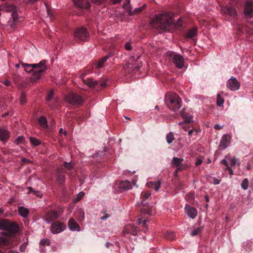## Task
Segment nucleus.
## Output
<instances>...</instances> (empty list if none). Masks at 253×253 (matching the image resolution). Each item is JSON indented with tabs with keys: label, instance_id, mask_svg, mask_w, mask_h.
Listing matches in <instances>:
<instances>
[{
	"label": "nucleus",
	"instance_id": "nucleus-41",
	"mask_svg": "<svg viewBox=\"0 0 253 253\" xmlns=\"http://www.w3.org/2000/svg\"><path fill=\"white\" fill-rule=\"evenodd\" d=\"M216 103L217 105L218 106H221L223 105L224 103V100L223 98H222L220 95L218 94L217 95V100H216Z\"/></svg>",
	"mask_w": 253,
	"mask_h": 253
},
{
	"label": "nucleus",
	"instance_id": "nucleus-22",
	"mask_svg": "<svg viewBox=\"0 0 253 253\" xmlns=\"http://www.w3.org/2000/svg\"><path fill=\"white\" fill-rule=\"evenodd\" d=\"M36 69L38 70H42V72H44L47 69L46 61L42 60L38 64H33Z\"/></svg>",
	"mask_w": 253,
	"mask_h": 253
},
{
	"label": "nucleus",
	"instance_id": "nucleus-34",
	"mask_svg": "<svg viewBox=\"0 0 253 253\" xmlns=\"http://www.w3.org/2000/svg\"><path fill=\"white\" fill-rule=\"evenodd\" d=\"M151 196V193L149 192H146L144 193V194H141V197L142 199H143V201L141 202V204L142 205H145V203L144 202V201L145 200H147L149 199Z\"/></svg>",
	"mask_w": 253,
	"mask_h": 253
},
{
	"label": "nucleus",
	"instance_id": "nucleus-39",
	"mask_svg": "<svg viewBox=\"0 0 253 253\" xmlns=\"http://www.w3.org/2000/svg\"><path fill=\"white\" fill-rule=\"evenodd\" d=\"M241 187L244 190H247L249 187V180L248 178H244L241 183Z\"/></svg>",
	"mask_w": 253,
	"mask_h": 253
},
{
	"label": "nucleus",
	"instance_id": "nucleus-3",
	"mask_svg": "<svg viewBox=\"0 0 253 253\" xmlns=\"http://www.w3.org/2000/svg\"><path fill=\"white\" fill-rule=\"evenodd\" d=\"M18 225L8 219L0 218V230L6 231L10 234H15L19 231Z\"/></svg>",
	"mask_w": 253,
	"mask_h": 253
},
{
	"label": "nucleus",
	"instance_id": "nucleus-44",
	"mask_svg": "<svg viewBox=\"0 0 253 253\" xmlns=\"http://www.w3.org/2000/svg\"><path fill=\"white\" fill-rule=\"evenodd\" d=\"M84 195V193L83 192H80L77 195V197L74 200V202L76 203L80 201L82 197Z\"/></svg>",
	"mask_w": 253,
	"mask_h": 253
},
{
	"label": "nucleus",
	"instance_id": "nucleus-51",
	"mask_svg": "<svg viewBox=\"0 0 253 253\" xmlns=\"http://www.w3.org/2000/svg\"><path fill=\"white\" fill-rule=\"evenodd\" d=\"M221 163L225 166V167H226L225 169H229L228 164L225 159L222 160L221 161Z\"/></svg>",
	"mask_w": 253,
	"mask_h": 253
},
{
	"label": "nucleus",
	"instance_id": "nucleus-27",
	"mask_svg": "<svg viewBox=\"0 0 253 253\" xmlns=\"http://www.w3.org/2000/svg\"><path fill=\"white\" fill-rule=\"evenodd\" d=\"M197 31L196 28H193L189 30L185 35L187 39H193L197 35Z\"/></svg>",
	"mask_w": 253,
	"mask_h": 253
},
{
	"label": "nucleus",
	"instance_id": "nucleus-30",
	"mask_svg": "<svg viewBox=\"0 0 253 253\" xmlns=\"http://www.w3.org/2000/svg\"><path fill=\"white\" fill-rule=\"evenodd\" d=\"M77 218V220L81 222L84 219V213L82 209H79L78 211L77 214L75 215Z\"/></svg>",
	"mask_w": 253,
	"mask_h": 253
},
{
	"label": "nucleus",
	"instance_id": "nucleus-7",
	"mask_svg": "<svg viewBox=\"0 0 253 253\" xmlns=\"http://www.w3.org/2000/svg\"><path fill=\"white\" fill-rule=\"evenodd\" d=\"M169 56H172V61L177 68L181 69L183 67L184 60L181 55L172 53Z\"/></svg>",
	"mask_w": 253,
	"mask_h": 253
},
{
	"label": "nucleus",
	"instance_id": "nucleus-17",
	"mask_svg": "<svg viewBox=\"0 0 253 253\" xmlns=\"http://www.w3.org/2000/svg\"><path fill=\"white\" fill-rule=\"evenodd\" d=\"M114 55V53L111 52L99 60L96 65V68L98 69L103 67L105 62Z\"/></svg>",
	"mask_w": 253,
	"mask_h": 253
},
{
	"label": "nucleus",
	"instance_id": "nucleus-47",
	"mask_svg": "<svg viewBox=\"0 0 253 253\" xmlns=\"http://www.w3.org/2000/svg\"><path fill=\"white\" fill-rule=\"evenodd\" d=\"M25 140L24 137L23 136H19L16 140V142L17 143H22L24 142Z\"/></svg>",
	"mask_w": 253,
	"mask_h": 253
},
{
	"label": "nucleus",
	"instance_id": "nucleus-52",
	"mask_svg": "<svg viewBox=\"0 0 253 253\" xmlns=\"http://www.w3.org/2000/svg\"><path fill=\"white\" fill-rule=\"evenodd\" d=\"M203 162V160L200 158H198L196 159V161L195 162V166H198L200 165H201Z\"/></svg>",
	"mask_w": 253,
	"mask_h": 253
},
{
	"label": "nucleus",
	"instance_id": "nucleus-58",
	"mask_svg": "<svg viewBox=\"0 0 253 253\" xmlns=\"http://www.w3.org/2000/svg\"><path fill=\"white\" fill-rule=\"evenodd\" d=\"M183 169V168H181V167L176 168V170L174 172V175L176 176L177 174L178 171Z\"/></svg>",
	"mask_w": 253,
	"mask_h": 253
},
{
	"label": "nucleus",
	"instance_id": "nucleus-59",
	"mask_svg": "<svg viewBox=\"0 0 253 253\" xmlns=\"http://www.w3.org/2000/svg\"><path fill=\"white\" fill-rule=\"evenodd\" d=\"M110 217V215L108 214H106L104 216H103L102 217H100V219H102V220H106V219H107L108 218H109Z\"/></svg>",
	"mask_w": 253,
	"mask_h": 253
},
{
	"label": "nucleus",
	"instance_id": "nucleus-31",
	"mask_svg": "<svg viewBox=\"0 0 253 253\" xmlns=\"http://www.w3.org/2000/svg\"><path fill=\"white\" fill-rule=\"evenodd\" d=\"M38 123L39 125L43 128L47 127V120L46 118L44 117H40L38 119Z\"/></svg>",
	"mask_w": 253,
	"mask_h": 253
},
{
	"label": "nucleus",
	"instance_id": "nucleus-40",
	"mask_svg": "<svg viewBox=\"0 0 253 253\" xmlns=\"http://www.w3.org/2000/svg\"><path fill=\"white\" fill-rule=\"evenodd\" d=\"M50 241L47 238H43L40 241V245H42V246H44V245L49 246L50 245Z\"/></svg>",
	"mask_w": 253,
	"mask_h": 253
},
{
	"label": "nucleus",
	"instance_id": "nucleus-23",
	"mask_svg": "<svg viewBox=\"0 0 253 253\" xmlns=\"http://www.w3.org/2000/svg\"><path fill=\"white\" fill-rule=\"evenodd\" d=\"M11 246L10 237L8 236L0 237V247Z\"/></svg>",
	"mask_w": 253,
	"mask_h": 253
},
{
	"label": "nucleus",
	"instance_id": "nucleus-5",
	"mask_svg": "<svg viewBox=\"0 0 253 253\" xmlns=\"http://www.w3.org/2000/svg\"><path fill=\"white\" fill-rule=\"evenodd\" d=\"M0 10L3 12H11V18L9 23L13 24L18 18V14L16 7L12 5H3L0 6Z\"/></svg>",
	"mask_w": 253,
	"mask_h": 253
},
{
	"label": "nucleus",
	"instance_id": "nucleus-9",
	"mask_svg": "<svg viewBox=\"0 0 253 253\" xmlns=\"http://www.w3.org/2000/svg\"><path fill=\"white\" fill-rule=\"evenodd\" d=\"M227 86L231 90H237L240 88V83L235 78L232 77L228 80Z\"/></svg>",
	"mask_w": 253,
	"mask_h": 253
},
{
	"label": "nucleus",
	"instance_id": "nucleus-46",
	"mask_svg": "<svg viewBox=\"0 0 253 253\" xmlns=\"http://www.w3.org/2000/svg\"><path fill=\"white\" fill-rule=\"evenodd\" d=\"M148 222V220H146V219H144V220H142V219L141 218H139L137 220V223L139 224H143V226L144 227H146V223Z\"/></svg>",
	"mask_w": 253,
	"mask_h": 253
},
{
	"label": "nucleus",
	"instance_id": "nucleus-36",
	"mask_svg": "<svg viewBox=\"0 0 253 253\" xmlns=\"http://www.w3.org/2000/svg\"><path fill=\"white\" fill-rule=\"evenodd\" d=\"M201 227H198L194 228L191 232L190 234L192 236H196L198 235L202 231Z\"/></svg>",
	"mask_w": 253,
	"mask_h": 253
},
{
	"label": "nucleus",
	"instance_id": "nucleus-42",
	"mask_svg": "<svg viewBox=\"0 0 253 253\" xmlns=\"http://www.w3.org/2000/svg\"><path fill=\"white\" fill-rule=\"evenodd\" d=\"M63 166L65 168L69 170H72L74 169V165L71 162L69 163L64 162Z\"/></svg>",
	"mask_w": 253,
	"mask_h": 253
},
{
	"label": "nucleus",
	"instance_id": "nucleus-8",
	"mask_svg": "<svg viewBox=\"0 0 253 253\" xmlns=\"http://www.w3.org/2000/svg\"><path fill=\"white\" fill-rule=\"evenodd\" d=\"M66 228V226L62 223L55 222L53 223L50 227V231L52 234H57L63 231Z\"/></svg>",
	"mask_w": 253,
	"mask_h": 253
},
{
	"label": "nucleus",
	"instance_id": "nucleus-2",
	"mask_svg": "<svg viewBox=\"0 0 253 253\" xmlns=\"http://www.w3.org/2000/svg\"><path fill=\"white\" fill-rule=\"evenodd\" d=\"M165 103L170 110L174 112L178 111L181 106V99L174 92H169L166 94Z\"/></svg>",
	"mask_w": 253,
	"mask_h": 253
},
{
	"label": "nucleus",
	"instance_id": "nucleus-53",
	"mask_svg": "<svg viewBox=\"0 0 253 253\" xmlns=\"http://www.w3.org/2000/svg\"><path fill=\"white\" fill-rule=\"evenodd\" d=\"M26 247H27V245L26 243H23L22 245H21L20 247V250L21 252H24L26 248Z\"/></svg>",
	"mask_w": 253,
	"mask_h": 253
},
{
	"label": "nucleus",
	"instance_id": "nucleus-16",
	"mask_svg": "<svg viewBox=\"0 0 253 253\" xmlns=\"http://www.w3.org/2000/svg\"><path fill=\"white\" fill-rule=\"evenodd\" d=\"M68 227L72 231H80V227L79 224L73 218H70L68 221Z\"/></svg>",
	"mask_w": 253,
	"mask_h": 253
},
{
	"label": "nucleus",
	"instance_id": "nucleus-57",
	"mask_svg": "<svg viewBox=\"0 0 253 253\" xmlns=\"http://www.w3.org/2000/svg\"><path fill=\"white\" fill-rule=\"evenodd\" d=\"M223 125L220 126L219 124H215L214 126V128L216 129H220L223 127Z\"/></svg>",
	"mask_w": 253,
	"mask_h": 253
},
{
	"label": "nucleus",
	"instance_id": "nucleus-26",
	"mask_svg": "<svg viewBox=\"0 0 253 253\" xmlns=\"http://www.w3.org/2000/svg\"><path fill=\"white\" fill-rule=\"evenodd\" d=\"M18 212L20 216L23 217H26L29 213L28 209L23 206H20L18 208Z\"/></svg>",
	"mask_w": 253,
	"mask_h": 253
},
{
	"label": "nucleus",
	"instance_id": "nucleus-48",
	"mask_svg": "<svg viewBox=\"0 0 253 253\" xmlns=\"http://www.w3.org/2000/svg\"><path fill=\"white\" fill-rule=\"evenodd\" d=\"M53 91H50L48 92L46 97V99L47 100V101H49L53 97Z\"/></svg>",
	"mask_w": 253,
	"mask_h": 253
},
{
	"label": "nucleus",
	"instance_id": "nucleus-49",
	"mask_svg": "<svg viewBox=\"0 0 253 253\" xmlns=\"http://www.w3.org/2000/svg\"><path fill=\"white\" fill-rule=\"evenodd\" d=\"M143 212L146 213L147 214L152 215H154V213H155V210H152V209L150 210L149 209L147 211H143Z\"/></svg>",
	"mask_w": 253,
	"mask_h": 253
},
{
	"label": "nucleus",
	"instance_id": "nucleus-62",
	"mask_svg": "<svg viewBox=\"0 0 253 253\" xmlns=\"http://www.w3.org/2000/svg\"><path fill=\"white\" fill-rule=\"evenodd\" d=\"M142 9V7H137L135 9V11L136 12H139L141 11Z\"/></svg>",
	"mask_w": 253,
	"mask_h": 253
},
{
	"label": "nucleus",
	"instance_id": "nucleus-13",
	"mask_svg": "<svg viewBox=\"0 0 253 253\" xmlns=\"http://www.w3.org/2000/svg\"><path fill=\"white\" fill-rule=\"evenodd\" d=\"M231 138L228 135H224L220 142V147L221 149H226L229 145L230 142Z\"/></svg>",
	"mask_w": 253,
	"mask_h": 253
},
{
	"label": "nucleus",
	"instance_id": "nucleus-60",
	"mask_svg": "<svg viewBox=\"0 0 253 253\" xmlns=\"http://www.w3.org/2000/svg\"><path fill=\"white\" fill-rule=\"evenodd\" d=\"M59 133L60 134L63 133L64 135H66L67 133L66 131L63 130V129L62 128H60L59 130Z\"/></svg>",
	"mask_w": 253,
	"mask_h": 253
},
{
	"label": "nucleus",
	"instance_id": "nucleus-64",
	"mask_svg": "<svg viewBox=\"0 0 253 253\" xmlns=\"http://www.w3.org/2000/svg\"><path fill=\"white\" fill-rule=\"evenodd\" d=\"M170 235L171 236V237H169V239H170V240H173L174 239V236L173 233H170Z\"/></svg>",
	"mask_w": 253,
	"mask_h": 253
},
{
	"label": "nucleus",
	"instance_id": "nucleus-61",
	"mask_svg": "<svg viewBox=\"0 0 253 253\" xmlns=\"http://www.w3.org/2000/svg\"><path fill=\"white\" fill-rule=\"evenodd\" d=\"M228 169L229 170V173L230 175V176H232L233 174V169L230 167H229V169Z\"/></svg>",
	"mask_w": 253,
	"mask_h": 253
},
{
	"label": "nucleus",
	"instance_id": "nucleus-32",
	"mask_svg": "<svg viewBox=\"0 0 253 253\" xmlns=\"http://www.w3.org/2000/svg\"><path fill=\"white\" fill-rule=\"evenodd\" d=\"M90 87L94 88L98 84V82L96 81L93 80L91 79H87L86 81H84Z\"/></svg>",
	"mask_w": 253,
	"mask_h": 253
},
{
	"label": "nucleus",
	"instance_id": "nucleus-12",
	"mask_svg": "<svg viewBox=\"0 0 253 253\" xmlns=\"http://www.w3.org/2000/svg\"><path fill=\"white\" fill-rule=\"evenodd\" d=\"M185 211L187 215L192 219L195 218L197 215L196 209L194 208L191 207L188 205H185Z\"/></svg>",
	"mask_w": 253,
	"mask_h": 253
},
{
	"label": "nucleus",
	"instance_id": "nucleus-33",
	"mask_svg": "<svg viewBox=\"0 0 253 253\" xmlns=\"http://www.w3.org/2000/svg\"><path fill=\"white\" fill-rule=\"evenodd\" d=\"M182 118L184 120V122L190 123L193 121V117L191 114H182Z\"/></svg>",
	"mask_w": 253,
	"mask_h": 253
},
{
	"label": "nucleus",
	"instance_id": "nucleus-11",
	"mask_svg": "<svg viewBox=\"0 0 253 253\" xmlns=\"http://www.w3.org/2000/svg\"><path fill=\"white\" fill-rule=\"evenodd\" d=\"M124 232L130 233L133 235H136L137 234V230L136 226L132 223L127 224L125 227Z\"/></svg>",
	"mask_w": 253,
	"mask_h": 253
},
{
	"label": "nucleus",
	"instance_id": "nucleus-55",
	"mask_svg": "<svg viewBox=\"0 0 253 253\" xmlns=\"http://www.w3.org/2000/svg\"><path fill=\"white\" fill-rule=\"evenodd\" d=\"M125 48L127 50H130L131 49V46L129 42H127L126 43Z\"/></svg>",
	"mask_w": 253,
	"mask_h": 253
},
{
	"label": "nucleus",
	"instance_id": "nucleus-45",
	"mask_svg": "<svg viewBox=\"0 0 253 253\" xmlns=\"http://www.w3.org/2000/svg\"><path fill=\"white\" fill-rule=\"evenodd\" d=\"M20 103L21 104H24L26 102V95L25 93L23 92L21 94V95L20 98Z\"/></svg>",
	"mask_w": 253,
	"mask_h": 253
},
{
	"label": "nucleus",
	"instance_id": "nucleus-63",
	"mask_svg": "<svg viewBox=\"0 0 253 253\" xmlns=\"http://www.w3.org/2000/svg\"><path fill=\"white\" fill-rule=\"evenodd\" d=\"M130 64L129 63V62H127L126 64V67L128 68V69H129V68H131L132 67L131 66L130 67Z\"/></svg>",
	"mask_w": 253,
	"mask_h": 253
},
{
	"label": "nucleus",
	"instance_id": "nucleus-54",
	"mask_svg": "<svg viewBox=\"0 0 253 253\" xmlns=\"http://www.w3.org/2000/svg\"><path fill=\"white\" fill-rule=\"evenodd\" d=\"M3 84L6 86H9L11 85V82L8 79H5L3 82Z\"/></svg>",
	"mask_w": 253,
	"mask_h": 253
},
{
	"label": "nucleus",
	"instance_id": "nucleus-29",
	"mask_svg": "<svg viewBox=\"0 0 253 253\" xmlns=\"http://www.w3.org/2000/svg\"><path fill=\"white\" fill-rule=\"evenodd\" d=\"M21 64L26 72H33L36 69L33 64H29L22 63Z\"/></svg>",
	"mask_w": 253,
	"mask_h": 253
},
{
	"label": "nucleus",
	"instance_id": "nucleus-14",
	"mask_svg": "<svg viewBox=\"0 0 253 253\" xmlns=\"http://www.w3.org/2000/svg\"><path fill=\"white\" fill-rule=\"evenodd\" d=\"M65 172L64 169L61 167L57 170L56 174V180L59 184H61L63 183L65 181V177L63 174Z\"/></svg>",
	"mask_w": 253,
	"mask_h": 253
},
{
	"label": "nucleus",
	"instance_id": "nucleus-20",
	"mask_svg": "<svg viewBox=\"0 0 253 253\" xmlns=\"http://www.w3.org/2000/svg\"><path fill=\"white\" fill-rule=\"evenodd\" d=\"M161 182L159 180H156L155 181H149L147 182L146 186L150 188H153L156 191H158L161 187Z\"/></svg>",
	"mask_w": 253,
	"mask_h": 253
},
{
	"label": "nucleus",
	"instance_id": "nucleus-24",
	"mask_svg": "<svg viewBox=\"0 0 253 253\" xmlns=\"http://www.w3.org/2000/svg\"><path fill=\"white\" fill-rule=\"evenodd\" d=\"M43 73V72H42V70H38L35 69L33 72L32 75L31 77V81L32 82H35L39 80Z\"/></svg>",
	"mask_w": 253,
	"mask_h": 253
},
{
	"label": "nucleus",
	"instance_id": "nucleus-10",
	"mask_svg": "<svg viewBox=\"0 0 253 253\" xmlns=\"http://www.w3.org/2000/svg\"><path fill=\"white\" fill-rule=\"evenodd\" d=\"M59 216V214L55 211H50L47 212L45 216V221L49 223L52 220L56 219Z\"/></svg>",
	"mask_w": 253,
	"mask_h": 253
},
{
	"label": "nucleus",
	"instance_id": "nucleus-37",
	"mask_svg": "<svg viewBox=\"0 0 253 253\" xmlns=\"http://www.w3.org/2000/svg\"><path fill=\"white\" fill-rule=\"evenodd\" d=\"M167 142L168 144L172 143L173 140L174 139V135L172 132H169L166 136Z\"/></svg>",
	"mask_w": 253,
	"mask_h": 253
},
{
	"label": "nucleus",
	"instance_id": "nucleus-4",
	"mask_svg": "<svg viewBox=\"0 0 253 253\" xmlns=\"http://www.w3.org/2000/svg\"><path fill=\"white\" fill-rule=\"evenodd\" d=\"M74 38L78 42L87 41L89 38V33L84 27L78 28L74 33Z\"/></svg>",
	"mask_w": 253,
	"mask_h": 253
},
{
	"label": "nucleus",
	"instance_id": "nucleus-38",
	"mask_svg": "<svg viewBox=\"0 0 253 253\" xmlns=\"http://www.w3.org/2000/svg\"><path fill=\"white\" fill-rule=\"evenodd\" d=\"M29 139L31 143L35 146H37L41 143L40 140L35 137H30Z\"/></svg>",
	"mask_w": 253,
	"mask_h": 253
},
{
	"label": "nucleus",
	"instance_id": "nucleus-43",
	"mask_svg": "<svg viewBox=\"0 0 253 253\" xmlns=\"http://www.w3.org/2000/svg\"><path fill=\"white\" fill-rule=\"evenodd\" d=\"M240 165V163H239V160L236 158H233L231 160V163H230V165L232 167L235 166V165Z\"/></svg>",
	"mask_w": 253,
	"mask_h": 253
},
{
	"label": "nucleus",
	"instance_id": "nucleus-18",
	"mask_svg": "<svg viewBox=\"0 0 253 253\" xmlns=\"http://www.w3.org/2000/svg\"><path fill=\"white\" fill-rule=\"evenodd\" d=\"M119 188L120 191L128 190L131 188V184L128 180L122 181L119 183Z\"/></svg>",
	"mask_w": 253,
	"mask_h": 253
},
{
	"label": "nucleus",
	"instance_id": "nucleus-15",
	"mask_svg": "<svg viewBox=\"0 0 253 253\" xmlns=\"http://www.w3.org/2000/svg\"><path fill=\"white\" fill-rule=\"evenodd\" d=\"M244 14L247 17H251L253 15V3L252 2H247L244 9Z\"/></svg>",
	"mask_w": 253,
	"mask_h": 253
},
{
	"label": "nucleus",
	"instance_id": "nucleus-35",
	"mask_svg": "<svg viewBox=\"0 0 253 253\" xmlns=\"http://www.w3.org/2000/svg\"><path fill=\"white\" fill-rule=\"evenodd\" d=\"M27 189L28 190V193H32L34 195L38 197H42V194L38 191L34 190L31 187H28Z\"/></svg>",
	"mask_w": 253,
	"mask_h": 253
},
{
	"label": "nucleus",
	"instance_id": "nucleus-56",
	"mask_svg": "<svg viewBox=\"0 0 253 253\" xmlns=\"http://www.w3.org/2000/svg\"><path fill=\"white\" fill-rule=\"evenodd\" d=\"M94 3H101L104 2L106 0H91Z\"/></svg>",
	"mask_w": 253,
	"mask_h": 253
},
{
	"label": "nucleus",
	"instance_id": "nucleus-1",
	"mask_svg": "<svg viewBox=\"0 0 253 253\" xmlns=\"http://www.w3.org/2000/svg\"><path fill=\"white\" fill-rule=\"evenodd\" d=\"M151 24L153 27L158 26L160 29L169 31V28L174 26L178 28L182 26V22L179 18L177 23L173 25V14L169 12H163L156 15L151 20Z\"/></svg>",
	"mask_w": 253,
	"mask_h": 253
},
{
	"label": "nucleus",
	"instance_id": "nucleus-28",
	"mask_svg": "<svg viewBox=\"0 0 253 253\" xmlns=\"http://www.w3.org/2000/svg\"><path fill=\"white\" fill-rule=\"evenodd\" d=\"M9 137V132L6 130L0 128V140L1 141H5Z\"/></svg>",
	"mask_w": 253,
	"mask_h": 253
},
{
	"label": "nucleus",
	"instance_id": "nucleus-6",
	"mask_svg": "<svg viewBox=\"0 0 253 253\" xmlns=\"http://www.w3.org/2000/svg\"><path fill=\"white\" fill-rule=\"evenodd\" d=\"M66 100L70 103L74 105L80 104L83 102L82 97L73 93H70L66 96Z\"/></svg>",
	"mask_w": 253,
	"mask_h": 253
},
{
	"label": "nucleus",
	"instance_id": "nucleus-19",
	"mask_svg": "<svg viewBox=\"0 0 253 253\" xmlns=\"http://www.w3.org/2000/svg\"><path fill=\"white\" fill-rule=\"evenodd\" d=\"M222 12L224 14H227L231 16L236 15L237 12L235 8L229 6L224 7L221 9Z\"/></svg>",
	"mask_w": 253,
	"mask_h": 253
},
{
	"label": "nucleus",
	"instance_id": "nucleus-25",
	"mask_svg": "<svg viewBox=\"0 0 253 253\" xmlns=\"http://www.w3.org/2000/svg\"><path fill=\"white\" fill-rule=\"evenodd\" d=\"M184 159L182 158H179L177 157H173L172 160L171 165L172 167L176 166L177 168L181 167L183 168L182 166L181 165Z\"/></svg>",
	"mask_w": 253,
	"mask_h": 253
},
{
	"label": "nucleus",
	"instance_id": "nucleus-21",
	"mask_svg": "<svg viewBox=\"0 0 253 253\" xmlns=\"http://www.w3.org/2000/svg\"><path fill=\"white\" fill-rule=\"evenodd\" d=\"M75 4L79 7L86 9L89 6V4L86 0H73Z\"/></svg>",
	"mask_w": 253,
	"mask_h": 253
},
{
	"label": "nucleus",
	"instance_id": "nucleus-50",
	"mask_svg": "<svg viewBox=\"0 0 253 253\" xmlns=\"http://www.w3.org/2000/svg\"><path fill=\"white\" fill-rule=\"evenodd\" d=\"M212 179H213V181H212V183L215 184V185H217V184H218L220 183V181H221V180L220 179H217L216 177H213L212 178Z\"/></svg>",
	"mask_w": 253,
	"mask_h": 253
}]
</instances>
